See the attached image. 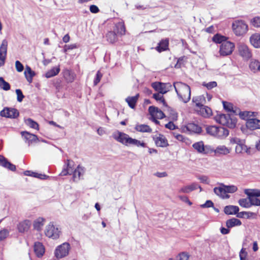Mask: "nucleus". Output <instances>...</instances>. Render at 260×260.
I'll return each mask as SVG.
<instances>
[{
	"label": "nucleus",
	"instance_id": "obj_43",
	"mask_svg": "<svg viewBox=\"0 0 260 260\" xmlns=\"http://www.w3.org/2000/svg\"><path fill=\"white\" fill-rule=\"evenodd\" d=\"M192 147L200 153H204L205 152V147L202 141L195 143L193 144Z\"/></svg>",
	"mask_w": 260,
	"mask_h": 260
},
{
	"label": "nucleus",
	"instance_id": "obj_51",
	"mask_svg": "<svg viewBox=\"0 0 260 260\" xmlns=\"http://www.w3.org/2000/svg\"><path fill=\"white\" fill-rule=\"evenodd\" d=\"M248 199H249V202L250 204V207L252 206H260V200L258 199L257 197L248 196Z\"/></svg>",
	"mask_w": 260,
	"mask_h": 260
},
{
	"label": "nucleus",
	"instance_id": "obj_13",
	"mask_svg": "<svg viewBox=\"0 0 260 260\" xmlns=\"http://www.w3.org/2000/svg\"><path fill=\"white\" fill-rule=\"evenodd\" d=\"M182 130L184 132L190 133L200 134L202 131V128L198 124L194 123H188L182 127Z\"/></svg>",
	"mask_w": 260,
	"mask_h": 260
},
{
	"label": "nucleus",
	"instance_id": "obj_26",
	"mask_svg": "<svg viewBox=\"0 0 260 260\" xmlns=\"http://www.w3.org/2000/svg\"><path fill=\"white\" fill-rule=\"evenodd\" d=\"M169 40L167 39L162 40L158 44V46L155 48L156 50L161 52L167 50L168 49Z\"/></svg>",
	"mask_w": 260,
	"mask_h": 260
},
{
	"label": "nucleus",
	"instance_id": "obj_56",
	"mask_svg": "<svg viewBox=\"0 0 260 260\" xmlns=\"http://www.w3.org/2000/svg\"><path fill=\"white\" fill-rule=\"evenodd\" d=\"M203 85L208 89H211L217 86V83L215 81H212L209 83L203 82Z\"/></svg>",
	"mask_w": 260,
	"mask_h": 260
},
{
	"label": "nucleus",
	"instance_id": "obj_22",
	"mask_svg": "<svg viewBox=\"0 0 260 260\" xmlns=\"http://www.w3.org/2000/svg\"><path fill=\"white\" fill-rule=\"evenodd\" d=\"M230 151L231 149L224 145H219L213 150L215 154L217 155H227L230 153Z\"/></svg>",
	"mask_w": 260,
	"mask_h": 260
},
{
	"label": "nucleus",
	"instance_id": "obj_54",
	"mask_svg": "<svg viewBox=\"0 0 260 260\" xmlns=\"http://www.w3.org/2000/svg\"><path fill=\"white\" fill-rule=\"evenodd\" d=\"M204 116H209L212 114L211 108L207 106H204L200 108Z\"/></svg>",
	"mask_w": 260,
	"mask_h": 260
},
{
	"label": "nucleus",
	"instance_id": "obj_4",
	"mask_svg": "<svg viewBox=\"0 0 260 260\" xmlns=\"http://www.w3.org/2000/svg\"><path fill=\"white\" fill-rule=\"evenodd\" d=\"M237 190V187L234 185H225L223 183H220L219 186L214 188V192L221 198L227 199L230 198V196L227 193H233L236 192Z\"/></svg>",
	"mask_w": 260,
	"mask_h": 260
},
{
	"label": "nucleus",
	"instance_id": "obj_53",
	"mask_svg": "<svg viewBox=\"0 0 260 260\" xmlns=\"http://www.w3.org/2000/svg\"><path fill=\"white\" fill-rule=\"evenodd\" d=\"M240 260H249L248 253L246 249L242 248L239 252Z\"/></svg>",
	"mask_w": 260,
	"mask_h": 260
},
{
	"label": "nucleus",
	"instance_id": "obj_2",
	"mask_svg": "<svg viewBox=\"0 0 260 260\" xmlns=\"http://www.w3.org/2000/svg\"><path fill=\"white\" fill-rule=\"evenodd\" d=\"M173 85L179 99L184 103H187L190 99V87L181 82H174Z\"/></svg>",
	"mask_w": 260,
	"mask_h": 260
},
{
	"label": "nucleus",
	"instance_id": "obj_55",
	"mask_svg": "<svg viewBox=\"0 0 260 260\" xmlns=\"http://www.w3.org/2000/svg\"><path fill=\"white\" fill-rule=\"evenodd\" d=\"M251 24L255 27H260V17H254L251 20Z\"/></svg>",
	"mask_w": 260,
	"mask_h": 260
},
{
	"label": "nucleus",
	"instance_id": "obj_28",
	"mask_svg": "<svg viewBox=\"0 0 260 260\" xmlns=\"http://www.w3.org/2000/svg\"><path fill=\"white\" fill-rule=\"evenodd\" d=\"M45 221V218L41 217H38L34 221V228L37 231H40L42 229L43 226L44 225Z\"/></svg>",
	"mask_w": 260,
	"mask_h": 260
},
{
	"label": "nucleus",
	"instance_id": "obj_50",
	"mask_svg": "<svg viewBox=\"0 0 260 260\" xmlns=\"http://www.w3.org/2000/svg\"><path fill=\"white\" fill-rule=\"evenodd\" d=\"M25 122L27 125L29 126V127H30L32 128H34L36 129H39L38 124L30 118H28V119H26L25 120Z\"/></svg>",
	"mask_w": 260,
	"mask_h": 260
},
{
	"label": "nucleus",
	"instance_id": "obj_40",
	"mask_svg": "<svg viewBox=\"0 0 260 260\" xmlns=\"http://www.w3.org/2000/svg\"><path fill=\"white\" fill-rule=\"evenodd\" d=\"M60 71L59 66L57 67H54L50 70L48 71L45 75V76L47 78L52 77L57 75Z\"/></svg>",
	"mask_w": 260,
	"mask_h": 260
},
{
	"label": "nucleus",
	"instance_id": "obj_16",
	"mask_svg": "<svg viewBox=\"0 0 260 260\" xmlns=\"http://www.w3.org/2000/svg\"><path fill=\"white\" fill-rule=\"evenodd\" d=\"M197 188H200V191L202 190V187L198 185L197 183H192L190 185L183 186L178 190V192L179 193H188Z\"/></svg>",
	"mask_w": 260,
	"mask_h": 260
},
{
	"label": "nucleus",
	"instance_id": "obj_27",
	"mask_svg": "<svg viewBox=\"0 0 260 260\" xmlns=\"http://www.w3.org/2000/svg\"><path fill=\"white\" fill-rule=\"evenodd\" d=\"M239 208L237 206L229 205L224 207V212L226 214L232 215L238 213Z\"/></svg>",
	"mask_w": 260,
	"mask_h": 260
},
{
	"label": "nucleus",
	"instance_id": "obj_23",
	"mask_svg": "<svg viewBox=\"0 0 260 260\" xmlns=\"http://www.w3.org/2000/svg\"><path fill=\"white\" fill-rule=\"evenodd\" d=\"M34 251L38 257L42 256L45 252L43 244L40 242H36L34 245Z\"/></svg>",
	"mask_w": 260,
	"mask_h": 260
},
{
	"label": "nucleus",
	"instance_id": "obj_3",
	"mask_svg": "<svg viewBox=\"0 0 260 260\" xmlns=\"http://www.w3.org/2000/svg\"><path fill=\"white\" fill-rule=\"evenodd\" d=\"M206 133L215 138L223 139L229 135V131L221 126L207 125L206 126Z\"/></svg>",
	"mask_w": 260,
	"mask_h": 260
},
{
	"label": "nucleus",
	"instance_id": "obj_33",
	"mask_svg": "<svg viewBox=\"0 0 260 260\" xmlns=\"http://www.w3.org/2000/svg\"><path fill=\"white\" fill-rule=\"evenodd\" d=\"M241 221L235 218H231L226 221V226L228 228H231L235 226H239L241 225Z\"/></svg>",
	"mask_w": 260,
	"mask_h": 260
},
{
	"label": "nucleus",
	"instance_id": "obj_19",
	"mask_svg": "<svg viewBox=\"0 0 260 260\" xmlns=\"http://www.w3.org/2000/svg\"><path fill=\"white\" fill-rule=\"evenodd\" d=\"M21 134L28 145H30L33 142H36L38 141V138L35 135L31 134L25 131L22 132Z\"/></svg>",
	"mask_w": 260,
	"mask_h": 260
},
{
	"label": "nucleus",
	"instance_id": "obj_63",
	"mask_svg": "<svg viewBox=\"0 0 260 260\" xmlns=\"http://www.w3.org/2000/svg\"><path fill=\"white\" fill-rule=\"evenodd\" d=\"M198 179L200 180V181L203 183H205L207 184H209L210 180L209 178L206 176H200Z\"/></svg>",
	"mask_w": 260,
	"mask_h": 260
},
{
	"label": "nucleus",
	"instance_id": "obj_61",
	"mask_svg": "<svg viewBox=\"0 0 260 260\" xmlns=\"http://www.w3.org/2000/svg\"><path fill=\"white\" fill-rule=\"evenodd\" d=\"M77 46L76 44H71V45H66L63 47V51L64 52H67L69 50H73L74 49L77 48Z\"/></svg>",
	"mask_w": 260,
	"mask_h": 260
},
{
	"label": "nucleus",
	"instance_id": "obj_9",
	"mask_svg": "<svg viewBox=\"0 0 260 260\" xmlns=\"http://www.w3.org/2000/svg\"><path fill=\"white\" fill-rule=\"evenodd\" d=\"M151 86L156 91L161 94H165L170 90L172 85L170 83L155 82L151 84Z\"/></svg>",
	"mask_w": 260,
	"mask_h": 260
},
{
	"label": "nucleus",
	"instance_id": "obj_59",
	"mask_svg": "<svg viewBox=\"0 0 260 260\" xmlns=\"http://www.w3.org/2000/svg\"><path fill=\"white\" fill-rule=\"evenodd\" d=\"M9 232L7 230H3L0 231V241L6 239L8 236Z\"/></svg>",
	"mask_w": 260,
	"mask_h": 260
},
{
	"label": "nucleus",
	"instance_id": "obj_41",
	"mask_svg": "<svg viewBox=\"0 0 260 260\" xmlns=\"http://www.w3.org/2000/svg\"><path fill=\"white\" fill-rule=\"evenodd\" d=\"M24 174L25 176H32L36 178H40L41 179H44L46 177V176L45 175H42L41 174H38L36 172H31L30 171H26L24 172Z\"/></svg>",
	"mask_w": 260,
	"mask_h": 260
},
{
	"label": "nucleus",
	"instance_id": "obj_45",
	"mask_svg": "<svg viewBox=\"0 0 260 260\" xmlns=\"http://www.w3.org/2000/svg\"><path fill=\"white\" fill-rule=\"evenodd\" d=\"M164 94L160 93L159 92L155 93L153 94V98L157 101L160 102L162 104L165 106L167 107V105L165 102V100L164 98L163 95Z\"/></svg>",
	"mask_w": 260,
	"mask_h": 260
},
{
	"label": "nucleus",
	"instance_id": "obj_32",
	"mask_svg": "<svg viewBox=\"0 0 260 260\" xmlns=\"http://www.w3.org/2000/svg\"><path fill=\"white\" fill-rule=\"evenodd\" d=\"M24 74L27 81L30 83L32 81V78L35 75V73L31 70L29 67L26 66Z\"/></svg>",
	"mask_w": 260,
	"mask_h": 260
},
{
	"label": "nucleus",
	"instance_id": "obj_20",
	"mask_svg": "<svg viewBox=\"0 0 260 260\" xmlns=\"http://www.w3.org/2000/svg\"><path fill=\"white\" fill-rule=\"evenodd\" d=\"M0 166L14 171L16 170V167L9 162L5 157L0 155Z\"/></svg>",
	"mask_w": 260,
	"mask_h": 260
},
{
	"label": "nucleus",
	"instance_id": "obj_8",
	"mask_svg": "<svg viewBox=\"0 0 260 260\" xmlns=\"http://www.w3.org/2000/svg\"><path fill=\"white\" fill-rule=\"evenodd\" d=\"M71 249L70 245L68 242H64L58 246L55 250L54 254L57 258H61L69 254Z\"/></svg>",
	"mask_w": 260,
	"mask_h": 260
},
{
	"label": "nucleus",
	"instance_id": "obj_57",
	"mask_svg": "<svg viewBox=\"0 0 260 260\" xmlns=\"http://www.w3.org/2000/svg\"><path fill=\"white\" fill-rule=\"evenodd\" d=\"M16 93L17 94V101L19 102H21L24 98L22 91L19 89H17L16 90Z\"/></svg>",
	"mask_w": 260,
	"mask_h": 260
},
{
	"label": "nucleus",
	"instance_id": "obj_42",
	"mask_svg": "<svg viewBox=\"0 0 260 260\" xmlns=\"http://www.w3.org/2000/svg\"><path fill=\"white\" fill-rule=\"evenodd\" d=\"M106 38L107 41L111 43H114L117 40L116 34L114 31L108 32L106 35Z\"/></svg>",
	"mask_w": 260,
	"mask_h": 260
},
{
	"label": "nucleus",
	"instance_id": "obj_7",
	"mask_svg": "<svg viewBox=\"0 0 260 260\" xmlns=\"http://www.w3.org/2000/svg\"><path fill=\"white\" fill-rule=\"evenodd\" d=\"M234 32L236 36H242L248 30V25L244 21L241 20H235L232 24Z\"/></svg>",
	"mask_w": 260,
	"mask_h": 260
},
{
	"label": "nucleus",
	"instance_id": "obj_25",
	"mask_svg": "<svg viewBox=\"0 0 260 260\" xmlns=\"http://www.w3.org/2000/svg\"><path fill=\"white\" fill-rule=\"evenodd\" d=\"M63 77L67 82L72 83L76 78V74L72 71L67 69L63 72Z\"/></svg>",
	"mask_w": 260,
	"mask_h": 260
},
{
	"label": "nucleus",
	"instance_id": "obj_31",
	"mask_svg": "<svg viewBox=\"0 0 260 260\" xmlns=\"http://www.w3.org/2000/svg\"><path fill=\"white\" fill-rule=\"evenodd\" d=\"M249 69L253 73L260 72V62L256 60H252L249 65Z\"/></svg>",
	"mask_w": 260,
	"mask_h": 260
},
{
	"label": "nucleus",
	"instance_id": "obj_52",
	"mask_svg": "<svg viewBox=\"0 0 260 260\" xmlns=\"http://www.w3.org/2000/svg\"><path fill=\"white\" fill-rule=\"evenodd\" d=\"M223 108L225 110L229 112H233L234 113H237V112L234 110L233 105L230 103L226 102H223Z\"/></svg>",
	"mask_w": 260,
	"mask_h": 260
},
{
	"label": "nucleus",
	"instance_id": "obj_11",
	"mask_svg": "<svg viewBox=\"0 0 260 260\" xmlns=\"http://www.w3.org/2000/svg\"><path fill=\"white\" fill-rule=\"evenodd\" d=\"M0 115L10 118H15L19 115V112L14 108L6 107L0 112Z\"/></svg>",
	"mask_w": 260,
	"mask_h": 260
},
{
	"label": "nucleus",
	"instance_id": "obj_21",
	"mask_svg": "<svg viewBox=\"0 0 260 260\" xmlns=\"http://www.w3.org/2000/svg\"><path fill=\"white\" fill-rule=\"evenodd\" d=\"M31 224V222L30 220L28 219L24 220L19 223L18 225V229L20 232L24 233L29 229Z\"/></svg>",
	"mask_w": 260,
	"mask_h": 260
},
{
	"label": "nucleus",
	"instance_id": "obj_44",
	"mask_svg": "<svg viewBox=\"0 0 260 260\" xmlns=\"http://www.w3.org/2000/svg\"><path fill=\"white\" fill-rule=\"evenodd\" d=\"M256 215V213L252 212H246V211H243L241 212L240 213H238L237 215V217L239 218H243L246 217L247 218H249L250 217H252L253 216H255Z\"/></svg>",
	"mask_w": 260,
	"mask_h": 260
},
{
	"label": "nucleus",
	"instance_id": "obj_24",
	"mask_svg": "<svg viewBox=\"0 0 260 260\" xmlns=\"http://www.w3.org/2000/svg\"><path fill=\"white\" fill-rule=\"evenodd\" d=\"M250 42L251 45L255 48H260V34H253L250 38Z\"/></svg>",
	"mask_w": 260,
	"mask_h": 260
},
{
	"label": "nucleus",
	"instance_id": "obj_62",
	"mask_svg": "<svg viewBox=\"0 0 260 260\" xmlns=\"http://www.w3.org/2000/svg\"><path fill=\"white\" fill-rule=\"evenodd\" d=\"M174 137L177 139L178 141L186 142L187 141H188V140L185 138L183 135L180 134H174Z\"/></svg>",
	"mask_w": 260,
	"mask_h": 260
},
{
	"label": "nucleus",
	"instance_id": "obj_38",
	"mask_svg": "<svg viewBox=\"0 0 260 260\" xmlns=\"http://www.w3.org/2000/svg\"><path fill=\"white\" fill-rule=\"evenodd\" d=\"M114 31L116 34L123 35L125 32V28L124 24L122 22H119L116 24Z\"/></svg>",
	"mask_w": 260,
	"mask_h": 260
},
{
	"label": "nucleus",
	"instance_id": "obj_39",
	"mask_svg": "<svg viewBox=\"0 0 260 260\" xmlns=\"http://www.w3.org/2000/svg\"><path fill=\"white\" fill-rule=\"evenodd\" d=\"M227 38L224 36H222L219 34L214 35L212 38V41L217 44H221L223 42H227Z\"/></svg>",
	"mask_w": 260,
	"mask_h": 260
},
{
	"label": "nucleus",
	"instance_id": "obj_17",
	"mask_svg": "<svg viewBox=\"0 0 260 260\" xmlns=\"http://www.w3.org/2000/svg\"><path fill=\"white\" fill-rule=\"evenodd\" d=\"M246 125L247 127L250 130L259 129L260 120L253 118L247 119Z\"/></svg>",
	"mask_w": 260,
	"mask_h": 260
},
{
	"label": "nucleus",
	"instance_id": "obj_5",
	"mask_svg": "<svg viewBox=\"0 0 260 260\" xmlns=\"http://www.w3.org/2000/svg\"><path fill=\"white\" fill-rule=\"evenodd\" d=\"M215 119L217 122L230 128H234L236 126V119L231 117L229 114H218L215 116Z\"/></svg>",
	"mask_w": 260,
	"mask_h": 260
},
{
	"label": "nucleus",
	"instance_id": "obj_18",
	"mask_svg": "<svg viewBox=\"0 0 260 260\" xmlns=\"http://www.w3.org/2000/svg\"><path fill=\"white\" fill-rule=\"evenodd\" d=\"M238 48L239 53L243 57L248 59L251 56V53L247 45L241 44Z\"/></svg>",
	"mask_w": 260,
	"mask_h": 260
},
{
	"label": "nucleus",
	"instance_id": "obj_47",
	"mask_svg": "<svg viewBox=\"0 0 260 260\" xmlns=\"http://www.w3.org/2000/svg\"><path fill=\"white\" fill-rule=\"evenodd\" d=\"M0 88L5 91L10 89V84L6 82L3 77H0Z\"/></svg>",
	"mask_w": 260,
	"mask_h": 260
},
{
	"label": "nucleus",
	"instance_id": "obj_10",
	"mask_svg": "<svg viewBox=\"0 0 260 260\" xmlns=\"http://www.w3.org/2000/svg\"><path fill=\"white\" fill-rule=\"evenodd\" d=\"M235 48V45L230 41L224 42L220 45L219 53L222 56L230 55Z\"/></svg>",
	"mask_w": 260,
	"mask_h": 260
},
{
	"label": "nucleus",
	"instance_id": "obj_48",
	"mask_svg": "<svg viewBox=\"0 0 260 260\" xmlns=\"http://www.w3.org/2000/svg\"><path fill=\"white\" fill-rule=\"evenodd\" d=\"M238 203L239 205L243 208H249L250 204L248 197L247 198L241 199L239 200Z\"/></svg>",
	"mask_w": 260,
	"mask_h": 260
},
{
	"label": "nucleus",
	"instance_id": "obj_49",
	"mask_svg": "<svg viewBox=\"0 0 260 260\" xmlns=\"http://www.w3.org/2000/svg\"><path fill=\"white\" fill-rule=\"evenodd\" d=\"M189 255L185 252H182L175 258H170L169 260H188Z\"/></svg>",
	"mask_w": 260,
	"mask_h": 260
},
{
	"label": "nucleus",
	"instance_id": "obj_29",
	"mask_svg": "<svg viewBox=\"0 0 260 260\" xmlns=\"http://www.w3.org/2000/svg\"><path fill=\"white\" fill-rule=\"evenodd\" d=\"M139 97V94H137L134 96H128L126 99L125 101L128 104L129 107L132 109L135 107L136 104L137 102L138 98Z\"/></svg>",
	"mask_w": 260,
	"mask_h": 260
},
{
	"label": "nucleus",
	"instance_id": "obj_37",
	"mask_svg": "<svg viewBox=\"0 0 260 260\" xmlns=\"http://www.w3.org/2000/svg\"><path fill=\"white\" fill-rule=\"evenodd\" d=\"M235 151L237 153H241L245 152L248 154H250V148H248L244 143L242 145H237L235 148Z\"/></svg>",
	"mask_w": 260,
	"mask_h": 260
},
{
	"label": "nucleus",
	"instance_id": "obj_12",
	"mask_svg": "<svg viewBox=\"0 0 260 260\" xmlns=\"http://www.w3.org/2000/svg\"><path fill=\"white\" fill-rule=\"evenodd\" d=\"M113 137L118 142L127 146V143L129 138L128 135L124 133L117 131L113 134Z\"/></svg>",
	"mask_w": 260,
	"mask_h": 260
},
{
	"label": "nucleus",
	"instance_id": "obj_1",
	"mask_svg": "<svg viewBox=\"0 0 260 260\" xmlns=\"http://www.w3.org/2000/svg\"><path fill=\"white\" fill-rule=\"evenodd\" d=\"M85 170V168L84 167L78 165L75 170L73 171L72 168V162L68 159L67 163L60 173V175L66 176L67 175H71L73 173V181L74 182H78L84 176Z\"/></svg>",
	"mask_w": 260,
	"mask_h": 260
},
{
	"label": "nucleus",
	"instance_id": "obj_60",
	"mask_svg": "<svg viewBox=\"0 0 260 260\" xmlns=\"http://www.w3.org/2000/svg\"><path fill=\"white\" fill-rule=\"evenodd\" d=\"M15 67L17 71L18 72H21L24 69L23 64L18 60L15 62Z\"/></svg>",
	"mask_w": 260,
	"mask_h": 260
},
{
	"label": "nucleus",
	"instance_id": "obj_64",
	"mask_svg": "<svg viewBox=\"0 0 260 260\" xmlns=\"http://www.w3.org/2000/svg\"><path fill=\"white\" fill-rule=\"evenodd\" d=\"M89 10L92 13H97L100 11L99 8L94 5H92L90 6Z\"/></svg>",
	"mask_w": 260,
	"mask_h": 260
},
{
	"label": "nucleus",
	"instance_id": "obj_36",
	"mask_svg": "<svg viewBox=\"0 0 260 260\" xmlns=\"http://www.w3.org/2000/svg\"><path fill=\"white\" fill-rule=\"evenodd\" d=\"M244 193L247 196L259 197H260V189H245Z\"/></svg>",
	"mask_w": 260,
	"mask_h": 260
},
{
	"label": "nucleus",
	"instance_id": "obj_46",
	"mask_svg": "<svg viewBox=\"0 0 260 260\" xmlns=\"http://www.w3.org/2000/svg\"><path fill=\"white\" fill-rule=\"evenodd\" d=\"M253 113L250 111L240 112L239 113L240 117L247 121V119H251V117L253 115Z\"/></svg>",
	"mask_w": 260,
	"mask_h": 260
},
{
	"label": "nucleus",
	"instance_id": "obj_30",
	"mask_svg": "<svg viewBox=\"0 0 260 260\" xmlns=\"http://www.w3.org/2000/svg\"><path fill=\"white\" fill-rule=\"evenodd\" d=\"M135 129L137 132L141 133H151L152 132V129L146 124H136Z\"/></svg>",
	"mask_w": 260,
	"mask_h": 260
},
{
	"label": "nucleus",
	"instance_id": "obj_35",
	"mask_svg": "<svg viewBox=\"0 0 260 260\" xmlns=\"http://www.w3.org/2000/svg\"><path fill=\"white\" fill-rule=\"evenodd\" d=\"M192 102L196 105L199 107H203V104L205 102V98L203 95L197 96L192 98Z\"/></svg>",
	"mask_w": 260,
	"mask_h": 260
},
{
	"label": "nucleus",
	"instance_id": "obj_6",
	"mask_svg": "<svg viewBox=\"0 0 260 260\" xmlns=\"http://www.w3.org/2000/svg\"><path fill=\"white\" fill-rule=\"evenodd\" d=\"M44 232L47 237L53 240L58 239L61 234L60 228L52 222H50L46 225Z\"/></svg>",
	"mask_w": 260,
	"mask_h": 260
},
{
	"label": "nucleus",
	"instance_id": "obj_15",
	"mask_svg": "<svg viewBox=\"0 0 260 260\" xmlns=\"http://www.w3.org/2000/svg\"><path fill=\"white\" fill-rule=\"evenodd\" d=\"M153 139L157 146L165 147L169 145L167 139L161 134H158L153 136Z\"/></svg>",
	"mask_w": 260,
	"mask_h": 260
},
{
	"label": "nucleus",
	"instance_id": "obj_58",
	"mask_svg": "<svg viewBox=\"0 0 260 260\" xmlns=\"http://www.w3.org/2000/svg\"><path fill=\"white\" fill-rule=\"evenodd\" d=\"M102 76L103 74L100 72V71H98L96 74V77L93 81L94 85H96L100 82Z\"/></svg>",
	"mask_w": 260,
	"mask_h": 260
},
{
	"label": "nucleus",
	"instance_id": "obj_14",
	"mask_svg": "<svg viewBox=\"0 0 260 260\" xmlns=\"http://www.w3.org/2000/svg\"><path fill=\"white\" fill-rule=\"evenodd\" d=\"M149 112L152 119H162L165 116L161 110L154 106L149 107Z\"/></svg>",
	"mask_w": 260,
	"mask_h": 260
},
{
	"label": "nucleus",
	"instance_id": "obj_34",
	"mask_svg": "<svg viewBox=\"0 0 260 260\" xmlns=\"http://www.w3.org/2000/svg\"><path fill=\"white\" fill-rule=\"evenodd\" d=\"M8 42L6 39L3 40L0 46V56L6 57Z\"/></svg>",
	"mask_w": 260,
	"mask_h": 260
}]
</instances>
